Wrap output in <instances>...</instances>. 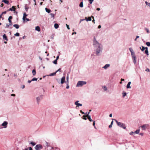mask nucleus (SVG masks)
<instances>
[{
	"label": "nucleus",
	"instance_id": "10",
	"mask_svg": "<svg viewBox=\"0 0 150 150\" xmlns=\"http://www.w3.org/2000/svg\"><path fill=\"white\" fill-rule=\"evenodd\" d=\"M79 101L77 100L75 102L74 104L76 105V107H79V106H82V104L79 103Z\"/></svg>",
	"mask_w": 150,
	"mask_h": 150
},
{
	"label": "nucleus",
	"instance_id": "8",
	"mask_svg": "<svg viewBox=\"0 0 150 150\" xmlns=\"http://www.w3.org/2000/svg\"><path fill=\"white\" fill-rule=\"evenodd\" d=\"M42 97H43V96L40 95L36 98V99L37 102L38 103H39V102L42 99Z\"/></svg>",
	"mask_w": 150,
	"mask_h": 150
},
{
	"label": "nucleus",
	"instance_id": "40",
	"mask_svg": "<svg viewBox=\"0 0 150 150\" xmlns=\"http://www.w3.org/2000/svg\"><path fill=\"white\" fill-rule=\"evenodd\" d=\"M146 44L149 47L150 46V42H147L146 43Z\"/></svg>",
	"mask_w": 150,
	"mask_h": 150
},
{
	"label": "nucleus",
	"instance_id": "53",
	"mask_svg": "<svg viewBox=\"0 0 150 150\" xmlns=\"http://www.w3.org/2000/svg\"><path fill=\"white\" fill-rule=\"evenodd\" d=\"M25 20H26V22L27 21H30V20L28 18H25Z\"/></svg>",
	"mask_w": 150,
	"mask_h": 150
},
{
	"label": "nucleus",
	"instance_id": "1",
	"mask_svg": "<svg viewBox=\"0 0 150 150\" xmlns=\"http://www.w3.org/2000/svg\"><path fill=\"white\" fill-rule=\"evenodd\" d=\"M93 45L94 47V51L96 55L100 56L102 53L103 46L102 45L97 41L96 38L94 37L93 40Z\"/></svg>",
	"mask_w": 150,
	"mask_h": 150
},
{
	"label": "nucleus",
	"instance_id": "5",
	"mask_svg": "<svg viewBox=\"0 0 150 150\" xmlns=\"http://www.w3.org/2000/svg\"><path fill=\"white\" fill-rule=\"evenodd\" d=\"M129 50L130 52L132 58L136 57L135 53L134 52L132 48V47H130L129 48Z\"/></svg>",
	"mask_w": 150,
	"mask_h": 150
},
{
	"label": "nucleus",
	"instance_id": "61",
	"mask_svg": "<svg viewBox=\"0 0 150 150\" xmlns=\"http://www.w3.org/2000/svg\"><path fill=\"white\" fill-rule=\"evenodd\" d=\"M143 134H144L143 133H140L139 134V135H141V136L143 135Z\"/></svg>",
	"mask_w": 150,
	"mask_h": 150
},
{
	"label": "nucleus",
	"instance_id": "27",
	"mask_svg": "<svg viewBox=\"0 0 150 150\" xmlns=\"http://www.w3.org/2000/svg\"><path fill=\"white\" fill-rule=\"evenodd\" d=\"M32 73L33 75L34 76H35L36 74V71L35 69H33L32 70Z\"/></svg>",
	"mask_w": 150,
	"mask_h": 150
},
{
	"label": "nucleus",
	"instance_id": "46",
	"mask_svg": "<svg viewBox=\"0 0 150 150\" xmlns=\"http://www.w3.org/2000/svg\"><path fill=\"white\" fill-rule=\"evenodd\" d=\"M133 134H135L134 132H131L129 134L130 135H132Z\"/></svg>",
	"mask_w": 150,
	"mask_h": 150
},
{
	"label": "nucleus",
	"instance_id": "44",
	"mask_svg": "<svg viewBox=\"0 0 150 150\" xmlns=\"http://www.w3.org/2000/svg\"><path fill=\"white\" fill-rule=\"evenodd\" d=\"M86 116H85V115H83V119H84L85 120H86L87 119L86 118Z\"/></svg>",
	"mask_w": 150,
	"mask_h": 150
},
{
	"label": "nucleus",
	"instance_id": "52",
	"mask_svg": "<svg viewBox=\"0 0 150 150\" xmlns=\"http://www.w3.org/2000/svg\"><path fill=\"white\" fill-rule=\"evenodd\" d=\"M6 13V11H4V12H2L1 14L3 15V14H5Z\"/></svg>",
	"mask_w": 150,
	"mask_h": 150
},
{
	"label": "nucleus",
	"instance_id": "54",
	"mask_svg": "<svg viewBox=\"0 0 150 150\" xmlns=\"http://www.w3.org/2000/svg\"><path fill=\"white\" fill-rule=\"evenodd\" d=\"M146 71H149V72H150V71L149 70V69H147L146 70Z\"/></svg>",
	"mask_w": 150,
	"mask_h": 150
},
{
	"label": "nucleus",
	"instance_id": "24",
	"mask_svg": "<svg viewBox=\"0 0 150 150\" xmlns=\"http://www.w3.org/2000/svg\"><path fill=\"white\" fill-rule=\"evenodd\" d=\"M12 25V23H9L8 24H6V26L5 27V28H8L10 26H11Z\"/></svg>",
	"mask_w": 150,
	"mask_h": 150
},
{
	"label": "nucleus",
	"instance_id": "39",
	"mask_svg": "<svg viewBox=\"0 0 150 150\" xmlns=\"http://www.w3.org/2000/svg\"><path fill=\"white\" fill-rule=\"evenodd\" d=\"M145 30L146 31L147 33H149V29L147 28H145Z\"/></svg>",
	"mask_w": 150,
	"mask_h": 150
},
{
	"label": "nucleus",
	"instance_id": "30",
	"mask_svg": "<svg viewBox=\"0 0 150 150\" xmlns=\"http://www.w3.org/2000/svg\"><path fill=\"white\" fill-rule=\"evenodd\" d=\"M126 95L127 93L126 92H123L122 93V97L123 98H124Z\"/></svg>",
	"mask_w": 150,
	"mask_h": 150
},
{
	"label": "nucleus",
	"instance_id": "31",
	"mask_svg": "<svg viewBox=\"0 0 150 150\" xmlns=\"http://www.w3.org/2000/svg\"><path fill=\"white\" fill-rule=\"evenodd\" d=\"M103 88L104 89V90L105 91H106L107 90V88L105 86H102Z\"/></svg>",
	"mask_w": 150,
	"mask_h": 150
},
{
	"label": "nucleus",
	"instance_id": "29",
	"mask_svg": "<svg viewBox=\"0 0 150 150\" xmlns=\"http://www.w3.org/2000/svg\"><path fill=\"white\" fill-rule=\"evenodd\" d=\"M25 9L26 11H27L29 8L27 6V4H25Z\"/></svg>",
	"mask_w": 150,
	"mask_h": 150
},
{
	"label": "nucleus",
	"instance_id": "14",
	"mask_svg": "<svg viewBox=\"0 0 150 150\" xmlns=\"http://www.w3.org/2000/svg\"><path fill=\"white\" fill-rule=\"evenodd\" d=\"M131 83V82L130 81L129 82L126 86L127 88H131V87L130 86V85Z\"/></svg>",
	"mask_w": 150,
	"mask_h": 150
},
{
	"label": "nucleus",
	"instance_id": "51",
	"mask_svg": "<svg viewBox=\"0 0 150 150\" xmlns=\"http://www.w3.org/2000/svg\"><path fill=\"white\" fill-rule=\"evenodd\" d=\"M12 18V17L11 16H10L8 18V20H11Z\"/></svg>",
	"mask_w": 150,
	"mask_h": 150
},
{
	"label": "nucleus",
	"instance_id": "12",
	"mask_svg": "<svg viewBox=\"0 0 150 150\" xmlns=\"http://www.w3.org/2000/svg\"><path fill=\"white\" fill-rule=\"evenodd\" d=\"M110 66V65L109 64H106L104 67H103V68L104 69H107L108 67Z\"/></svg>",
	"mask_w": 150,
	"mask_h": 150
},
{
	"label": "nucleus",
	"instance_id": "42",
	"mask_svg": "<svg viewBox=\"0 0 150 150\" xmlns=\"http://www.w3.org/2000/svg\"><path fill=\"white\" fill-rule=\"evenodd\" d=\"M20 34L18 33H17L16 34H14V35L16 36H19Z\"/></svg>",
	"mask_w": 150,
	"mask_h": 150
},
{
	"label": "nucleus",
	"instance_id": "22",
	"mask_svg": "<svg viewBox=\"0 0 150 150\" xmlns=\"http://www.w3.org/2000/svg\"><path fill=\"white\" fill-rule=\"evenodd\" d=\"M35 29L36 30H37V31H39V32L40 31V28L38 26H36L35 27Z\"/></svg>",
	"mask_w": 150,
	"mask_h": 150
},
{
	"label": "nucleus",
	"instance_id": "18",
	"mask_svg": "<svg viewBox=\"0 0 150 150\" xmlns=\"http://www.w3.org/2000/svg\"><path fill=\"white\" fill-rule=\"evenodd\" d=\"M145 48H146V49H145L146 50L145 51V53L147 55H149V54L148 48L147 47H146Z\"/></svg>",
	"mask_w": 150,
	"mask_h": 150
},
{
	"label": "nucleus",
	"instance_id": "28",
	"mask_svg": "<svg viewBox=\"0 0 150 150\" xmlns=\"http://www.w3.org/2000/svg\"><path fill=\"white\" fill-rule=\"evenodd\" d=\"M30 144L32 145L33 146H34L36 144V143L34 142H31Z\"/></svg>",
	"mask_w": 150,
	"mask_h": 150
},
{
	"label": "nucleus",
	"instance_id": "16",
	"mask_svg": "<svg viewBox=\"0 0 150 150\" xmlns=\"http://www.w3.org/2000/svg\"><path fill=\"white\" fill-rule=\"evenodd\" d=\"M3 38L5 40H6V41H8V39L7 38L6 36V34H4L3 36Z\"/></svg>",
	"mask_w": 150,
	"mask_h": 150
},
{
	"label": "nucleus",
	"instance_id": "4",
	"mask_svg": "<svg viewBox=\"0 0 150 150\" xmlns=\"http://www.w3.org/2000/svg\"><path fill=\"white\" fill-rule=\"evenodd\" d=\"M8 124V122H7L6 121H4L1 126H2V127H0V128H6L7 127Z\"/></svg>",
	"mask_w": 150,
	"mask_h": 150
},
{
	"label": "nucleus",
	"instance_id": "9",
	"mask_svg": "<svg viewBox=\"0 0 150 150\" xmlns=\"http://www.w3.org/2000/svg\"><path fill=\"white\" fill-rule=\"evenodd\" d=\"M66 82L65 81V77L64 76H63L61 79L60 83L61 84H63L64 83H66Z\"/></svg>",
	"mask_w": 150,
	"mask_h": 150
},
{
	"label": "nucleus",
	"instance_id": "33",
	"mask_svg": "<svg viewBox=\"0 0 150 150\" xmlns=\"http://www.w3.org/2000/svg\"><path fill=\"white\" fill-rule=\"evenodd\" d=\"M24 150H33V149L31 147H30L28 148L27 149H25Z\"/></svg>",
	"mask_w": 150,
	"mask_h": 150
},
{
	"label": "nucleus",
	"instance_id": "63",
	"mask_svg": "<svg viewBox=\"0 0 150 150\" xmlns=\"http://www.w3.org/2000/svg\"><path fill=\"white\" fill-rule=\"evenodd\" d=\"M32 81H30V80H28V83H30Z\"/></svg>",
	"mask_w": 150,
	"mask_h": 150
},
{
	"label": "nucleus",
	"instance_id": "20",
	"mask_svg": "<svg viewBox=\"0 0 150 150\" xmlns=\"http://www.w3.org/2000/svg\"><path fill=\"white\" fill-rule=\"evenodd\" d=\"M136 57H133L132 59L133 60V62L134 64H135L137 63V61L136 60Z\"/></svg>",
	"mask_w": 150,
	"mask_h": 150
},
{
	"label": "nucleus",
	"instance_id": "19",
	"mask_svg": "<svg viewBox=\"0 0 150 150\" xmlns=\"http://www.w3.org/2000/svg\"><path fill=\"white\" fill-rule=\"evenodd\" d=\"M2 1L6 4H8L9 3L8 1V0H3Z\"/></svg>",
	"mask_w": 150,
	"mask_h": 150
},
{
	"label": "nucleus",
	"instance_id": "15",
	"mask_svg": "<svg viewBox=\"0 0 150 150\" xmlns=\"http://www.w3.org/2000/svg\"><path fill=\"white\" fill-rule=\"evenodd\" d=\"M85 20H86V21H91V17H88L87 18L86 17L85 18Z\"/></svg>",
	"mask_w": 150,
	"mask_h": 150
},
{
	"label": "nucleus",
	"instance_id": "45",
	"mask_svg": "<svg viewBox=\"0 0 150 150\" xmlns=\"http://www.w3.org/2000/svg\"><path fill=\"white\" fill-rule=\"evenodd\" d=\"M94 0H89L88 1L89 2L90 4H92Z\"/></svg>",
	"mask_w": 150,
	"mask_h": 150
},
{
	"label": "nucleus",
	"instance_id": "13",
	"mask_svg": "<svg viewBox=\"0 0 150 150\" xmlns=\"http://www.w3.org/2000/svg\"><path fill=\"white\" fill-rule=\"evenodd\" d=\"M15 8L14 6H13L12 8H10L9 9L7 10V11H15Z\"/></svg>",
	"mask_w": 150,
	"mask_h": 150
},
{
	"label": "nucleus",
	"instance_id": "48",
	"mask_svg": "<svg viewBox=\"0 0 150 150\" xmlns=\"http://www.w3.org/2000/svg\"><path fill=\"white\" fill-rule=\"evenodd\" d=\"M66 25L67 26V28L68 29H70V28L69 27V25H67V24H66Z\"/></svg>",
	"mask_w": 150,
	"mask_h": 150
},
{
	"label": "nucleus",
	"instance_id": "21",
	"mask_svg": "<svg viewBox=\"0 0 150 150\" xmlns=\"http://www.w3.org/2000/svg\"><path fill=\"white\" fill-rule=\"evenodd\" d=\"M13 26L16 29H18L19 27V25H18L17 24H14L13 25Z\"/></svg>",
	"mask_w": 150,
	"mask_h": 150
},
{
	"label": "nucleus",
	"instance_id": "3",
	"mask_svg": "<svg viewBox=\"0 0 150 150\" xmlns=\"http://www.w3.org/2000/svg\"><path fill=\"white\" fill-rule=\"evenodd\" d=\"M115 120V121L116 122L118 126L122 127L124 129L126 128V126L122 122H118L116 120Z\"/></svg>",
	"mask_w": 150,
	"mask_h": 150
},
{
	"label": "nucleus",
	"instance_id": "41",
	"mask_svg": "<svg viewBox=\"0 0 150 150\" xmlns=\"http://www.w3.org/2000/svg\"><path fill=\"white\" fill-rule=\"evenodd\" d=\"M37 79H38L37 78H34L31 80V81H37Z\"/></svg>",
	"mask_w": 150,
	"mask_h": 150
},
{
	"label": "nucleus",
	"instance_id": "62",
	"mask_svg": "<svg viewBox=\"0 0 150 150\" xmlns=\"http://www.w3.org/2000/svg\"><path fill=\"white\" fill-rule=\"evenodd\" d=\"M101 28V26L100 25H99L98 27V28L99 29V28Z\"/></svg>",
	"mask_w": 150,
	"mask_h": 150
},
{
	"label": "nucleus",
	"instance_id": "2",
	"mask_svg": "<svg viewBox=\"0 0 150 150\" xmlns=\"http://www.w3.org/2000/svg\"><path fill=\"white\" fill-rule=\"evenodd\" d=\"M86 82L85 81H79L78 82L76 86L77 87H81L83 85L86 84Z\"/></svg>",
	"mask_w": 150,
	"mask_h": 150
},
{
	"label": "nucleus",
	"instance_id": "58",
	"mask_svg": "<svg viewBox=\"0 0 150 150\" xmlns=\"http://www.w3.org/2000/svg\"><path fill=\"white\" fill-rule=\"evenodd\" d=\"M8 20V21L10 23H12V21H11V20Z\"/></svg>",
	"mask_w": 150,
	"mask_h": 150
},
{
	"label": "nucleus",
	"instance_id": "6",
	"mask_svg": "<svg viewBox=\"0 0 150 150\" xmlns=\"http://www.w3.org/2000/svg\"><path fill=\"white\" fill-rule=\"evenodd\" d=\"M149 126V125L148 124H145L141 126L140 127H141L142 130H145L146 128H147Z\"/></svg>",
	"mask_w": 150,
	"mask_h": 150
},
{
	"label": "nucleus",
	"instance_id": "32",
	"mask_svg": "<svg viewBox=\"0 0 150 150\" xmlns=\"http://www.w3.org/2000/svg\"><path fill=\"white\" fill-rule=\"evenodd\" d=\"M142 49L141 48V47H140V48L142 51H143L145 49H146L145 47L143 46H142Z\"/></svg>",
	"mask_w": 150,
	"mask_h": 150
},
{
	"label": "nucleus",
	"instance_id": "25",
	"mask_svg": "<svg viewBox=\"0 0 150 150\" xmlns=\"http://www.w3.org/2000/svg\"><path fill=\"white\" fill-rule=\"evenodd\" d=\"M59 26L58 24L55 23L54 25V27L56 29H57L59 28Z\"/></svg>",
	"mask_w": 150,
	"mask_h": 150
},
{
	"label": "nucleus",
	"instance_id": "43",
	"mask_svg": "<svg viewBox=\"0 0 150 150\" xmlns=\"http://www.w3.org/2000/svg\"><path fill=\"white\" fill-rule=\"evenodd\" d=\"M54 64H57V60H55L53 62Z\"/></svg>",
	"mask_w": 150,
	"mask_h": 150
},
{
	"label": "nucleus",
	"instance_id": "26",
	"mask_svg": "<svg viewBox=\"0 0 150 150\" xmlns=\"http://www.w3.org/2000/svg\"><path fill=\"white\" fill-rule=\"evenodd\" d=\"M56 72H55L54 73H52L50 74L49 75H48V76H55L56 74Z\"/></svg>",
	"mask_w": 150,
	"mask_h": 150
},
{
	"label": "nucleus",
	"instance_id": "49",
	"mask_svg": "<svg viewBox=\"0 0 150 150\" xmlns=\"http://www.w3.org/2000/svg\"><path fill=\"white\" fill-rule=\"evenodd\" d=\"M61 69L60 68H59L55 72L56 73L58 71H60Z\"/></svg>",
	"mask_w": 150,
	"mask_h": 150
},
{
	"label": "nucleus",
	"instance_id": "34",
	"mask_svg": "<svg viewBox=\"0 0 150 150\" xmlns=\"http://www.w3.org/2000/svg\"><path fill=\"white\" fill-rule=\"evenodd\" d=\"M79 6L81 7H83V2H81L79 4Z\"/></svg>",
	"mask_w": 150,
	"mask_h": 150
},
{
	"label": "nucleus",
	"instance_id": "55",
	"mask_svg": "<svg viewBox=\"0 0 150 150\" xmlns=\"http://www.w3.org/2000/svg\"><path fill=\"white\" fill-rule=\"evenodd\" d=\"M146 4V5H149V3L147 1H146L145 2Z\"/></svg>",
	"mask_w": 150,
	"mask_h": 150
},
{
	"label": "nucleus",
	"instance_id": "7",
	"mask_svg": "<svg viewBox=\"0 0 150 150\" xmlns=\"http://www.w3.org/2000/svg\"><path fill=\"white\" fill-rule=\"evenodd\" d=\"M35 148L36 150H40L42 149V146L40 144H37L35 146Z\"/></svg>",
	"mask_w": 150,
	"mask_h": 150
},
{
	"label": "nucleus",
	"instance_id": "50",
	"mask_svg": "<svg viewBox=\"0 0 150 150\" xmlns=\"http://www.w3.org/2000/svg\"><path fill=\"white\" fill-rule=\"evenodd\" d=\"M139 38V36H136V38L134 40H135V41H136V40H137V39L138 38Z\"/></svg>",
	"mask_w": 150,
	"mask_h": 150
},
{
	"label": "nucleus",
	"instance_id": "36",
	"mask_svg": "<svg viewBox=\"0 0 150 150\" xmlns=\"http://www.w3.org/2000/svg\"><path fill=\"white\" fill-rule=\"evenodd\" d=\"M140 130L139 129H137L136 131L134 132V133L138 134L139 133Z\"/></svg>",
	"mask_w": 150,
	"mask_h": 150
},
{
	"label": "nucleus",
	"instance_id": "60",
	"mask_svg": "<svg viewBox=\"0 0 150 150\" xmlns=\"http://www.w3.org/2000/svg\"><path fill=\"white\" fill-rule=\"evenodd\" d=\"M112 127V125H110L109 126V127L110 128H111Z\"/></svg>",
	"mask_w": 150,
	"mask_h": 150
},
{
	"label": "nucleus",
	"instance_id": "37",
	"mask_svg": "<svg viewBox=\"0 0 150 150\" xmlns=\"http://www.w3.org/2000/svg\"><path fill=\"white\" fill-rule=\"evenodd\" d=\"M50 15L51 16V17L52 18H53V19L54 18V16L55 15L54 14L51 13L50 14Z\"/></svg>",
	"mask_w": 150,
	"mask_h": 150
},
{
	"label": "nucleus",
	"instance_id": "11",
	"mask_svg": "<svg viewBox=\"0 0 150 150\" xmlns=\"http://www.w3.org/2000/svg\"><path fill=\"white\" fill-rule=\"evenodd\" d=\"M28 16V15L26 14L25 13H24L23 14V20L24 21H25V19L26 18V17Z\"/></svg>",
	"mask_w": 150,
	"mask_h": 150
},
{
	"label": "nucleus",
	"instance_id": "38",
	"mask_svg": "<svg viewBox=\"0 0 150 150\" xmlns=\"http://www.w3.org/2000/svg\"><path fill=\"white\" fill-rule=\"evenodd\" d=\"M66 84H67V86L66 87V88L67 89H69V83H66Z\"/></svg>",
	"mask_w": 150,
	"mask_h": 150
},
{
	"label": "nucleus",
	"instance_id": "17",
	"mask_svg": "<svg viewBox=\"0 0 150 150\" xmlns=\"http://www.w3.org/2000/svg\"><path fill=\"white\" fill-rule=\"evenodd\" d=\"M86 117H88V119L89 120L90 122L93 121L91 117V116L88 115H87Z\"/></svg>",
	"mask_w": 150,
	"mask_h": 150
},
{
	"label": "nucleus",
	"instance_id": "59",
	"mask_svg": "<svg viewBox=\"0 0 150 150\" xmlns=\"http://www.w3.org/2000/svg\"><path fill=\"white\" fill-rule=\"evenodd\" d=\"M25 86L24 85H23L22 86V88L23 89L25 88Z\"/></svg>",
	"mask_w": 150,
	"mask_h": 150
},
{
	"label": "nucleus",
	"instance_id": "47",
	"mask_svg": "<svg viewBox=\"0 0 150 150\" xmlns=\"http://www.w3.org/2000/svg\"><path fill=\"white\" fill-rule=\"evenodd\" d=\"M80 112H81L82 114H85V115H86V113H84V112H83V111H82V110H81L80 111Z\"/></svg>",
	"mask_w": 150,
	"mask_h": 150
},
{
	"label": "nucleus",
	"instance_id": "23",
	"mask_svg": "<svg viewBox=\"0 0 150 150\" xmlns=\"http://www.w3.org/2000/svg\"><path fill=\"white\" fill-rule=\"evenodd\" d=\"M45 10L46 12H47L48 13H49L51 11L50 9H48L47 8H45Z\"/></svg>",
	"mask_w": 150,
	"mask_h": 150
},
{
	"label": "nucleus",
	"instance_id": "57",
	"mask_svg": "<svg viewBox=\"0 0 150 150\" xmlns=\"http://www.w3.org/2000/svg\"><path fill=\"white\" fill-rule=\"evenodd\" d=\"M93 126H95V121H93Z\"/></svg>",
	"mask_w": 150,
	"mask_h": 150
},
{
	"label": "nucleus",
	"instance_id": "64",
	"mask_svg": "<svg viewBox=\"0 0 150 150\" xmlns=\"http://www.w3.org/2000/svg\"><path fill=\"white\" fill-rule=\"evenodd\" d=\"M4 6V4L2 3L1 4V6L2 7Z\"/></svg>",
	"mask_w": 150,
	"mask_h": 150
},
{
	"label": "nucleus",
	"instance_id": "56",
	"mask_svg": "<svg viewBox=\"0 0 150 150\" xmlns=\"http://www.w3.org/2000/svg\"><path fill=\"white\" fill-rule=\"evenodd\" d=\"M59 55L57 57H56V60H57L59 58Z\"/></svg>",
	"mask_w": 150,
	"mask_h": 150
},
{
	"label": "nucleus",
	"instance_id": "35",
	"mask_svg": "<svg viewBox=\"0 0 150 150\" xmlns=\"http://www.w3.org/2000/svg\"><path fill=\"white\" fill-rule=\"evenodd\" d=\"M66 80L67 81L66 83H69L68 74H67V76L66 78Z\"/></svg>",
	"mask_w": 150,
	"mask_h": 150
}]
</instances>
